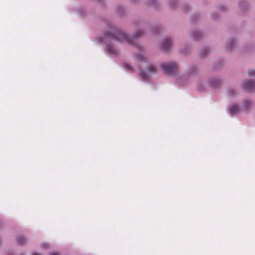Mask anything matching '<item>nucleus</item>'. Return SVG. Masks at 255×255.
<instances>
[{
    "label": "nucleus",
    "mask_w": 255,
    "mask_h": 255,
    "mask_svg": "<svg viewBox=\"0 0 255 255\" xmlns=\"http://www.w3.org/2000/svg\"><path fill=\"white\" fill-rule=\"evenodd\" d=\"M142 30L138 31L134 37L131 38L126 33L117 29L114 30L112 32H105L104 37L106 39H112L116 41H126L129 44H132L133 39L140 37L143 34Z\"/></svg>",
    "instance_id": "obj_1"
},
{
    "label": "nucleus",
    "mask_w": 255,
    "mask_h": 255,
    "mask_svg": "<svg viewBox=\"0 0 255 255\" xmlns=\"http://www.w3.org/2000/svg\"><path fill=\"white\" fill-rule=\"evenodd\" d=\"M172 49V41L170 36L163 38L160 43V50L164 53H169Z\"/></svg>",
    "instance_id": "obj_2"
},
{
    "label": "nucleus",
    "mask_w": 255,
    "mask_h": 255,
    "mask_svg": "<svg viewBox=\"0 0 255 255\" xmlns=\"http://www.w3.org/2000/svg\"><path fill=\"white\" fill-rule=\"evenodd\" d=\"M164 72L169 75H175L176 74L178 66L175 62H168L160 65Z\"/></svg>",
    "instance_id": "obj_3"
},
{
    "label": "nucleus",
    "mask_w": 255,
    "mask_h": 255,
    "mask_svg": "<svg viewBox=\"0 0 255 255\" xmlns=\"http://www.w3.org/2000/svg\"><path fill=\"white\" fill-rule=\"evenodd\" d=\"M243 89L247 91H252L255 90V81L246 80L242 84Z\"/></svg>",
    "instance_id": "obj_4"
},
{
    "label": "nucleus",
    "mask_w": 255,
    "mask_h": 255,
    "mask_svg": "<svg viewBox=\"0 0 255 255\" xmlns=\"http://www.w3.org/2000/svg\"><path fill=\"white\" fill-rule=\"evenodd\" d=\"M146 73H145V72H144L142 71H140V75L144 79L146 78L147 74H150L157 72V67L155 65H153V64L149 65L146 67Z\"/></svg>",
    "instance_id": "obj_5"
},
{
    "label": "nucleus",
    "mask_w": 255,
    "mask_h": 255,
    "mask_svg": "<svg viewBox=\"0 0 255 255\" xmlns=\"http://www.w3.org/2000/svg\"><path fill=\"white\" fill-rule=\"evenodd\" d=\"M208 82L211 87L216 88L221 84V80L219 77H216L210 78Z\"/></svg>",
    "instance_id": "obj_6"
},
{
    "label": "nucleus",
    "mask_w": 255,
    "mask_h": 255,
    "mask_svg": "<svg viewBox=\"0 0 255 255\" xmlns=\"http://www.w3.org/2000/svg\"><path fill=\"white\" fill-rule=\"evenodd\" d=\"M240 112V109L239 106L237 104H233L231 105L228 108V113L231 116H234L239 113Z\"/></svg>",
    "instance_id": "obj_7"
},
{
    "label": "nucleus",
    "mask_w": 255,
    "mask_h": 255,
    "mask_svg": "<svg viewBox=\"0 0 255 255\" xmlns=\"http://www.w3.org/2000/svg\"><path fill=\"white\" fill-rule=\"evenodd\" d=\"M212 51V48L209 46L203 47L200 50L199 55L201 58H205Z\"/></svg>",
    "instance_id": "obj_8"
},
{
    "label": "nucleus",
    "mask_w": 255,
    "mask_h": 255,
    "mask_svg": "<svg viewBox=\"0 0 255 255\" xmlns=\"http://www.w3.org/2000/svg\"><path fill=\"white\" fill-rule=\"evenodd\" d=\"M190 78V75L185 74L181 76L179 79H177L176 82L180 85H185L187 84V81Z\"/></svg>",
    "instance_id": "obj_9"
},
{
    "label": "nucleus",
    "mask_w": 255,
    "mask_h": 255,
    "mask_svg": "<svg viewBox=\"0 0 255 255\" xmlns=\"http://www.w3.org/2000/svg\"><path fill=\"white\" fill-rule=\"evenodd\" d=\"M179 51L184 55H187L190 52L191 48L188 45H181Z\"/></svg>",
    "instance_id": "obj_10"
},
{
    "label": "nucleus",
    "mask_w": 255,
    "mask_h": 255,
    "mask_svg": "<svg viewBox=\"0 0 255 255\" xmlns=\"http://www.w3.org/2000/svg\"><path fill=\"white\" fill-rule=\"evenodd\" d=\"M239 6L241 11H244L245 10L248 9L249 7V3L245 0H240L239 2Z\"/></svg>",
    "instance_id": "obj_11"
},
{
    "label": "nucleus",
    "mask_w": 255,
    "mask_h": 255,
    "mask_svg": "<svg viewBox=\"0 0 255 255\" xmlns=\"http://www.w3.org/2000/svg\"><path fill=\"white\" fill-rule=\"evenodd\" d=\"M191 37L195 40H200L202 36V33L198 30H195L191 34Z\"/></svg>",
    "instance_id": "obj_12"
},
{
    "label": "nucleus",
    "mask_w": 255,
    "mask_h": 255,
    "mask_svg": "<svg viewBox=\"0 0 255 255\" xmlns=\"http://www.w3.org/2000/svg\"><path fill=\"white\" fill-rule=\"evenodd\" d=\"M108 50L110 53L114 55H118L119 53V51L111 45H108Z\"/></svg>",
    "instance_id": "obj_13"
},
{
    "label": "nucleus",
    "mask_w": 255,
    "mask_h": 255,
    "mask_svg": "<svg viewBox=\"0 0 255 255\" xmlns=\"http://www.w3.org/2000/svg\"><path fill=\"white\" fill-rule=\"evenodd\" d=\"M17 244L19 245H23L26 243V239L22 236H18L16 238Z\"/></svg>",
    "instance_id": "obj_14"
},
{
    "label": "nucleus",
    "mask_w": 255,
    "mask_h": 255,
    "mask_svg": "<svg viewBox=\"0 0 255 255\" xmlns=\"http://www.w3.org/2000/svg\"><path fill=\"white\" fill-rule=\"evenodd\" d=\"M252 105V101L248 99V100L245 101L243 107L245 110H247L251 107Z\"/></svg>",
    "instance_id": "obj_15"
},
{
    "label": "nucleus",
    "mask_w": 255,
    "mask_h": 255,
    "mask_svg": "<svg viewBox=\"0 0 255 255\" xmlns=\"http://www.w3.org/2000/svg\"><path fill=\"white\" fill-rule=\"evenodd\" d=\"M234 41L232 39H229L228 41L227 45H226V49L227 50H230L232 46H233Z\"/></svg>",
    "instance_id": "obj_16"
},
{
    "label": "nucleus",
    "mask_w": 255,
    "mask_h": 255,
    "mask_svg": "<svg viewBox=\"0 0 255 255\" xmlns=\"http://www.w3.org/2000/svg\"><path fill=\"white\" fill-rule=\"evenodd\" d=\"M196 89L198 91H203L204 90V86L201 82H198L197 83Z\"/></svg>",
    "instance_id": "obj_17"
},
{
    "label": "nucleus",
    "mask_w": 255,
    "mask_h": 255,
    "mask_svg": "<svg viewBox=\"0 0 255 255\" xmlns=\"http://www.w3.org/2000/svg\"><path fill=\"white\" fill-rule=\"evenodd\" d=\"M198 71V69L197 66H194L190 69L189 73H190V74H195L196 73H197Z\"/></svg>",
    "instance_id": "obj_18"
},
{
    "label": "nucleus",
    "mask_w": 255,
    "mask_h": 255,
    "mask_svg": "<svg viewBox=\"0 0 255 255\" xmlns=\"http://www.w3.org/2000/svg\"><path fill=\"white\" fill-rule=\"evenodd\" d=\"M145 57L142 53H139L137 55V59L139 61H144Z\"/></svg>",
    "instance_id": "obj_19"
},
{
    "label": "nucleus",
    "mask_w": 255,
    "mask_h": 255,
    "mask_svg": "<svg viewBox=\"0 0 255 255\" xmlns=\"http://www.w3.org/2000/svg\"><path fill=\"white\" fill-rule=\"evenodd\" d=\"M248 75L250 77H255V70L254 69H250L248 72Z\"/></svg>",
    "instance_id": "obj_20"
},
{
    "label": "nucleus",
    "mask_w": 255,
    "mask_h": 255,
    "mask_svg": "<svg viewBox=\"0 0 255 255\" xmlns=\"http://www.w3.org/2000/svg\"><path fill=\"white\" fill-rule=\"evenodd\" d=\"M229 96L230 97H233L234 95V93H236L235 90L234 89H230L229 90L228 92Z\"/></svg>",
    "instance_id": "obj_21"
},
{
    "label": "nucleus",
    "mask_w": 255,
    "mask_h": 255,
    "mask_svg": "<svg viewBox=\"0 0 255 255\" xmlns=\"http://www.w3.org/2000/svg\"><path fill=\"white\" fill-rule=\"evenodd\" d=\"M177 3L176 0H171L169 3V4L171 7H174Z\"/></svg>",
    "instance_id": "obj_22"
},
{
    "label": "nucleus",
    "mask_w": 255,
    "mask_h": 255,
    "mask_svg": "<svg viewBox=\"0 0 255 255\" xmlns=\"http://www.w3.org/2000/svg\"><path fill=\"white\" fill-rule=\"evenodd\" d=\"M49 246L48 244H43L41 245V247L43 249L46 250L49 248Z\"/></svg>",
    "instance_id": "obj_23"
},
{
    "label": "nucleus",
    "mask_w": 255,
    "mask_h": 255,
    "mask_svg": "<svg viewBox=\"0 0 255 255\" xmlns=\"http://www.w3.org/2000/svg\"><path fill=\"white\" fill-rule=\"evenodd\" d=\"M125 67L128 70H132V67L129 65H128V64H125Z\"/></svg>",
    "instance_id": "obj_24"
},
{
    "label": "nucleus",
    "mask_w": 255,
    "mask_h": 255,
    "mask_svg": "<svg viewBox=\"0 0 255 255\" xmlns=\"http://www.w3.org/2000/svg\"><path fill=\"white\" fill-rule=\"evenodd\" d=\"M183 8L186 11H187L188 9L189 8V6L188 5H185L184 6Z\"/></svg>",
    "instance_id": "obj_25"
},
{
    "label": "nucleus",
    "mask_w": 255,
    "mask_h": 255,
    "mask_svg": "<svg viewBox=\"0 0 255 255\" xmlns=\"http://www.w3.org/2000/svg\"><path fill=\"white\" fill-rule=\"evenodd\" d=\"M136 47V48H137V49L138 50H139V51H141V50H142V47H141V46H138V45H137Z\"/></svg>",
    "instance_id": "obj_26"
},
{
    "label": "nucleus",
    "mask_w": 255,
    "mask_h": 255,
    "mask_svg": "<svg viewBox=\"0 0 255 255\" xmlns=\"http://www.w3.org/2000/svg\"><path fill=\"white\" fill-rule=\"evenodd\" d=\"M49 255H59L57 253H52Z\"/></svg>",
    "instance_id": "obj_27"
},
{
    "label": "nucleus",
    "mask_w": 255,
    "mask_h": 255,
    "mask_svg": "<svg viewBox=\"0 0 255 255\" xmlns=\"http://www.w3.org/2000/svg\"><path fill=\"white\" fill-rule=\"evenodd\" d=\"M32 255H41L40 254H38V253L34 252L32 254Z\"/></svg>",
    "instance_id": "obj_28"
},
{
    "label": "nucleus",
    "mask_w": 255,
    "mask_h": 255,
    "mask_svg": "<svg viewBox=\"0 0 255 255\" xmlns=\"http://www.w3.org/2000/svg\"><path fill=\"white\" fill-rule=\"evenodd\" d=\"M154 2H155V1L153 0V1L151 3H150L149 4H150V5H154Z\"/></svg>",
    "instance_id": "obj_29"
},
{
    "label": "nucleus",
    "mask_w": 255,
    "mask_h": 255,
    "mask_svg": "<svg viewBox=\"0 0 255 255\" xmlns=\"http://www.w3.org/2000/svg\"><path fill=\"white\" fill-rule=\"evenodd\" d=\"M222 7H223V8H224V6H222ZM222 10H223V11H224V10H225V9H222Z\"/></svg>",
    "instance_id": "obj_30"
},
{
    "label": "nucleus",
    "mask_w": 255,
    "mask_h": 255,
    "mask_svg": "<svg viewBox=\"0 0 255 255\" xmlns=\"http://www.w3.org/2000/svg\"><path fill=\"white\" fill-rule=\"evenodd\" d=\"M212 17H213V14L212 15ZM213 19H215V17H213Z\"/></svg>",
    "instance_id": "obj_31"
}]
</instances>
